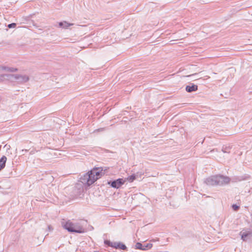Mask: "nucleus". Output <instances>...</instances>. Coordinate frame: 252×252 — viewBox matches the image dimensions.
I'll use <instances>...</instances> for the list:
<instances>
[{"mask_svg": "<svg viewBox=\"0 0 252 252\" xmlns=\"http://www.w3.org/2000/svg\"><path fill=\"white\" fill-rule=\"evenodd\" d=\"M103 173L101 168H94L85 175L84 178L82 180H84V182L86 180L87 184L90 186L99 179Z\"/></svg>", "mask_w": 252, "mask_h": 252, "instance_id": "nucleus-1", "label": "nucleus"}, {"mask_svg": "<svg viewBox=\"0 0 252 252\" xmlns=\"http://www.w3.org/2000/svg\"><path fill=\"white\" fill-rule=\"evenodd\" d=\"M63 227L69 232H76L79 233H84V229L79 223H74L70 220H68L65 222L62 223Z\"/></svg>", "mask_w": 252, "mask_h": 252, "instance_id": "nucleus-2", "label": "nucleus"}, {"mask_svg": "<svg viewBox=\"0 0 252 252\" xmlns=\"http://www.w3.org/2000/svg\"><path fill=\"white\" fill-rule=\"evenodd\" d=\"M212 180L216 182V185L223 183H228L230 181L229 178L222 176H216L213 177Z\"/></svg>", "mask_w": 252, "mask_h": 252, "instance_id": "nucleus-3", "label": "nucleus"}, {"mask_svg": "<svg viewBox=\"0 0 252 252\" xmlns=\"http://www.w3.org/2000/svg\"><path fill=\"white\" fill-rule=\"evenodd\" d=\"M124 184V181L123 180V179H119L115 181H113L111 184V186L113 188H119Z\"/></svg>", "mask_w": 252, "mask_h": 252, "instance_id": "nucleus-4", "label": "nucleus"}, {"mask_svg": "<svg viewBox=\"0 0 252 252\" xmlns=\"http://www.w3.org/2000/svg\"><path fill=\"white\" fill-rule=\"evenodd\" d=\"M111 247L123 250L126 249V246L124 244L120 242H114V244H112Z\"/></svg>", "mask_w": 252, "mask_h": 252, "instance_id": "nucleus-5", "label": "nucleus"}, {"mask_svg": "<svg viewBox=\"0 0 252 252\" xmlns=\"http://www.w3.org/2000/svg\"><path fill=\"white\" fill-rule=\"evenodd\" d=\"M198 89V86L196 85H192V86H187L186 88V90L189 93L196 91Z\"/></svg>", "mask_w": 252, "mask_h": 252, "instance_id": "nucleus-6", "label": "nucleus"}, {"mask_svg": "<svg viewBox=\"0 0 252 252\" xmlns=\"http://www.w3.org/2000/svg\"><path fill=\"white\" fill-rule=\"evenodd\" d=\"M7 158L6 157L3 156L0 159V170L4 168Z\"/></svg>", "mask_w": 252, "mask_h": 252, "instance_id": "nucleus-7", "label": "nucleus"}, {"mask_svg": "<svg viewBox=\"0 0 252 252\" xmlns=\"http://www.w3.org/2000/svg\"><path fill=\"white\" fill-rule=\"evenodd\" d=\"M250 234H251V233L249 232H243L242 234L241 238L244 241H245L246 240V238Z\"/></svg>", "mask_w": 252, "mask_h": 252, "instance_id": "nucleus-8", "label": "nucleus"}, {"mask_svg": "<svg viewBox=\"0 0 252 252\" xmlns=\"http://www.w3.org/2000/svg\"><path fill=\"white\" fill-rule=\"evenodd\" d=\"M72 25L73 24H68V23H66V22H64L63 23H60V26H63V27H64V28H67L69 26H70L71 25Z\"/></svg>", "mask_w": 252, "mask_h": 252, "instance_id": "nucleus-9", "label": "nucleus"}, {"mask_svg": "<svg viewBox=\"0 0 252 252\" xmlns=\"http://www.w3.org/2000/svg\"><path fill=\"white\" fill-rule=\"evenodd\" d=\"M135 246H136V248L138 249L142 250H146V248H144L142 246V245L141 243H137L136 244Z\"/></svg>", "mask_w": 252, "mask_h": 252, "instance_id": "nucleus-10", "label": "nucleus"}, {"mask_svg": "<svg viewBox=\"0 0 252 252\" xmlns=\"http://www.w3.org/2000/svg\"><path fill=\"white\" fill-rule=\"evenodd\" d=\"M135 176L134 175H132L128 176L127 178V180L130 182H132L135 179Z\"/></svg>", "mask_w": 252, "mask_h": 252, "instance_id": "nucleus-11", "label": "nucleus"}, {"mask_svg": "<svg viewBox=\"0 0 252 252\" xmlns=\"http://www.w3.org/2000/svg\"><path fill=\"white\" fill-rule=\"evenodd\" d=\"M104 243L107 245H108L109 246H110L111 247V245L112 244H114V242H111L109 240H105L104 241Z\"/></svg>", "mask_w": 252, "mask_h": 252, "instance_id": "nucleus-12", "label": "nucleus"}, {"mask_svg": "<svg viewBox=\"0 0 252 252\" xmlns=\"http://www.w3.org/2000/svg\"><path fill=\"white\" fill-rule=\"evenodd\" d=\"M16 24L15 23H12V24H9L8 25V27L9 28H15L16 27Z\"/></svg>", "mask_w": 252, "mask_h": 252, "instance_id": "nucleus-13", "label": "nucleus"}, {"mask_svg": "<svg viewBox=\"0 0 252 252\" xmlns=\"http://www.w3.org/2000/svg\"><path fill=\"white\" fill-rule=\"evenodd\" d=\"M152 244H148L145 247L146 250L151 249L152 247Z\"/></svg>", "mask_w": 252, "mask_h": 252, "instance_id": "nucleus-14", "label": "nucleus"}, {"mask_svg": "<svg viewBox=\"0 0 252 252\" xmlns=\"http://www.w3.org/2000/svg\"><path fill=\"white\" fill-rule=\"evenodd\" d=\"M232 208H233V209L235 211H236V210H237L239 208V207L238 206H237L236 205H233L232 206Z\"/></svg>", "mask_w": 252, "mask_h": 252, "instance_id": "nucleus-15", "label": "nucleus"}]
</instances>
